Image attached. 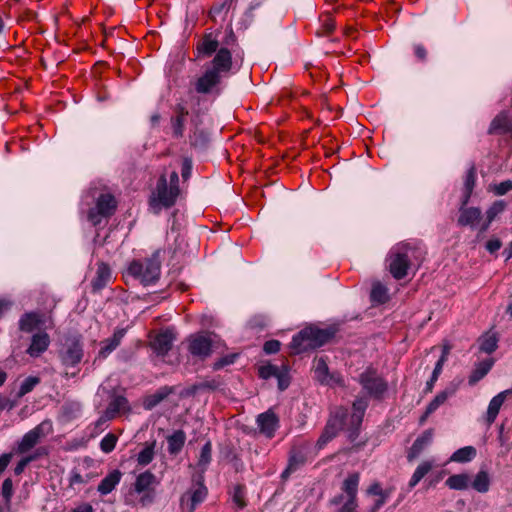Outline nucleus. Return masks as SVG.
Returning <instances> with one entry per match:
<instances>
[{"mask_svg": "<svg viewBox=\"0 0 512 512\" xmlns=\"http://www.w3.org/2000/svg\"><path fill=\"white\" fill-rule=\"evenodd\" d=\"M232 0H225L220 4L214 5L210 10V15L214 17L215 15L220 14L223 10H228L230 7V3Z\"/></svg>", "mask_w": 512, "mask_h": 512, "instance_id": "61", "label": "nucleus"}, {"mask_svg": "<svg viewBox=\"0 0 512 512\" xmlns=\"http://www.w3.org/2000/svg\"><path fill=\"white\" fill-rule=\"evenodd\" d=\"M111 278L112 272L110 267L104 262L98 263L96 275L92 280L93 291L98 292L102 290L110 282Z\"/></svg>", "mask_w": 512, "mask_h": 512, "instance_id": "23", "label": "nucleus"}, {"mask_svg": "<svg viewBox=\"0 0 512 512\" xmlns=\"http://www.w3.org/2000/svg\"><path fill=\"white\" fill-rule=\"evenodd\" d=\"M13 482L11 478H6L2 483V496L5 503H10L13 496Z\"/></svg>", "mask_w": 512, "mask_h": 512, "instance_id": "55", "label": "nucleus"}, {"mask_svg": "<svg viewBox=\"0 0 512 512\" xmlns=\"http://www.w3.org/2000/svg\"><path fill=\"white\" fill-rule=\"evenodd\" d=\"M370 297L372 302L378 304L386 303L389 300L387 287L380 282L374 283L371 289Z\"/></svg>", "mask_w": 512, "mask_h": 512, "instance_id": "39", "label": "nucleus"}, {"mask_svg": "<svg viewBox=\"0 0 512 512\" xmlns=\"http://www.w3.org/2000/svg\"><path fill=\"white\" fill-rule=\"evenodd\" d=\"M180 193L179 177L176 171L171 172L169 179L162 173L149 199L150 207L158 212L162 208L172 207Z\"/></svg>", "mask_w": 512, "mask_h": 512, "instance_id": "1", "label": "nucleus"}, {"mask_svg": "<svg viewBox=\"0 0 512 512\" xmlns=\"http://www.w3.org/2000/svg\"><path fill=\"white\" fill-rule=\"evenodd\" d=\"M117 202L111 194H101L94 208L88 212V220L94 225L101 223L103 218L110 217L116 210Z\"/></svg>", "mask_w": 512, "mask_h": 512, "instance_id": "8", "label": "nucleus"}, {"mask_svg": "<svg viewBox=\"0 0 512 512\" xmlns=\"http://www.w3.org/2000/svg\"><path fill=\"white\" fill-rule=\"evenodd\" d=\"M126 334V329H116L112 337L105 339L101 342V349L99 351L100 358H106L112 351H114L121 343Z\"/></svg>", "mask_w": 512, "mask_h": 512, "instance_id": "22", "label": "nucleus"}, {"mask_svg": "<svg viewBox=\"0 0 512 512\" xmlns=\"http://www.w3.org/2000/svg\"><path fill=\"white\" fill-rule=\"evenodd\" d=\"M432 439L433 431L430 429L424 431L410 447L407 453V460L409 462H413L416 458H418L420 454L426 449V447L432 442Z\"/></svg>", "mask_w": 512, "mask_h": 512, "instance_id": "19", "label": "nucleus"}, {"mask_svg": "<svg viewBox=\"0 0 512 512\" xmlns=\"http://www.w3.org/2000/svg\"><path fill=\"white\" fill-rule=\"evenodd\" d=\"M281 343L278 340H269L264 343L263 350L266 354H274L280 350Z\"/></svg>", "mask_w": 512, "mask_h": 512, "instance_id": "57", "label": "nucleus"}, {"mask_svg": "<svg viewBox=\"0 0 512 512\" xmlns=\"http://www.w3.org/2000/svg\"><path fill=\"white\" fill-rule=\"evenodd\" d=\"M490 134H506L512 132V118L506 112L498 114L490 124Z\"/></svg>", "mask_w": 512, "mask_h": 512, "instance_id": "25", "label": "nucleus"}, {"mask_svg": "<svg viewBox=\"0 0 512 512\" xmlns=\"http://www.w3.org/2000/svg\"><path fill=\"white\" fill-rule=\"evenodd\" d=\"M422 250L410 244H399L395 246L389 254L388 265L391 275L397 279H403L408 270L414 265L422 261Z\"/></svg>", "mask_w": 512, "mask_h": 512, "instance_id": "2", "label": "nucleus"}, {"mask_svg": "<svg viewBox=\"0 0 512 512\" xmlns=\"http://www.w3.org/2000/svg\"><path fill=\"white\" fill-rule=\"evenodd\" d=\"M359 383L370 397L377 400L382 399L388 390L387 381L372 367L359 375Z\"/></svg>", "mask_w": 512, "mask_h": 512, "instance_id": "5", "label": "nucleus"}, {"mask_svg": "<svg viewBox=\"0 0 512 512\" xmlns=\"http://www.w3.org/2000/svg\"><path fill=\"white\" fill-rule=\"evenodd\" d=\"M97 476L96 473L83 472L81 467L74 468L69 477V487L75 488L79 485H85L89 483L93 478Z\"/></svg>", "mask_w": 512, "mask_h": 512, "instance_id": "30", "label": "nucleus"}, {"mask_svg": "<svg viewBox=\"0 0 512 512\" xmlns=\"http://www.w3.org/2000/svg\"><path fill=\"white\" fill-rule=\"evenodd\" d=\"M511 190H512V181H510V180L503 181L495 187V193L497 195H504Z\"/></svg>", "mask_w": 512, "mask_h": 512, "instance_id": "60", "label": "nucleus"}, {"mask_svg": "<svg viewBox=\"0 0 512 512\" xmlns=\"http://www.w3.org/2000/svg\"><path fill=\"white\" fill-rule=\"evenodd\" d=\"M61 362L66 367H75L83 358L82 344L76 339H68L59 352Z\"/></svg>", "mask_w": 512, "mask_h": 512, "instance_id": "13", "label": "nucleus"}, {"mask_svg": "<svg viewBox=\"0 0 512 512\" xmlns=\"http://www.w3.org/2000/svg\"><path fill=\"white\" fill-rule=\"evenodd\" d=\"M186 441V434L183 430H176L167 437L168 452L177 455L183 448Z\"/></svg>", "mask_w": 512, "mask_h": 512, "instance_id": "31", "label": "nucleus"}, {"mask_svg": "<svg viewBox=\"0 0 512 512\" xmlns=\"http://www.w3.org/2000/svg\"><path fill=\"white\" fill-rule=\"evenodd\" d=\"M497 348V339L494 335L485 336L480 343V350L488 354L494 352Z\"/></svg>", "mask_w": 512, "mask_h": 512, "instance_id": "51", "label": "nucleus"}, {"mask_svg": "<svg viewBox=\"0 0 512 512\" xmlns=\"http://www.w3.org/2000/svg\"><path fill=\"white\" fill-rule=\"evenodd\" d=\"M456 390L457 387L455 385H451L445 390L439 392L426 407L425 416H430L433 412H435L441 405L446 402L449 397L455 394Z\"/></svg>", "mask_w": 512, "mask_h": 512, "instance_id": "27", "label": "nucleus"}, {"mask_svg": "<svg viewBox=\"0 0 512 512\" xmlns=\"http://www.w3.org/2000/svg\"><path fill=\"white\" fill-rule=\"evenodd\" d=\"M306 462V456L301 450H293L289 457V463L286 470L283 472L282 477H287L290 473L296 471L300 466Z\"/></svg>", "mask_w": 512, "mask_h": 512, "instance_id": "35", "label": "nucleus"}, {"mask_svg": "<svg viewBox=\"0 0 512 512\" xmlns=\"http://www.w3.org/2000/svg\"><path fill=\"white\" fill-rule=\"evenodd\" d=\"M122 478V473L120 470L115 469L107 474L99 483L97 487V491L101 495H107L111 493L116 486L120 483Z\"/></svg>", "mask_w": 512, "mask_h": 512, "instance_id": "26", "label": "nucleus"}, {"mask_svg": "<svg viewBox=\"0 0 512 512\" xmlns=\"http://www.w3.org/2000/svg\"><path fill=\"white\" fill-rule=\"evenodd\" d=\"M476 181V169L474 166H472L466 174L465 181H464V195H463V201L462 205H466L469 201V198L472 194V191L475 186Z\"/></svg>", "mask_w": 512, "mask_h": 512, "instance_id": "38", "label": "nucleus"}, {"mask_svg": "<svg viewBox=\"0 0 512 512\" xmlns=\"http://www.w3.org/2000/svg\"><path fill=\"white\" fill-rule=\"evenodd\" d=\"M368 407V402L364 398H358L353 402V412L351 415L347 414V423L349 425V439L354 441L359 432V428L361 426L365 411Z\"/></svg>", "mask_w": 512, "mask_h": 512, "instance_id": "12", "label": "nucleus"}, {"mask_svg": "<svg viewBox=\"0 0 512 512\" xmlns=\"http://www.w3.org/2000/svg\"><path fill=\"white\" fill-rule=\"evenodd\" d=\"M314 373L315 377L318 381L323 383H329V368L328 365L323 358H319L315 361L314 365Z\"/></svg>", "mask_w": 512, "mask_h": 512, "instance_id": "42", "label": "nucleus"}, {"mask_svg": "<svg viewBox=\"0 0 512 512\" xmlns=\"http://www.w3.org/2000/svg\"><path fill=\"white\" fill-rule=\"evenodd\" d=\"M280 368L281 367L272 365V364L263 365V366L259 367V370H258L259 377L262 379H269L271 377H276L277 373H279Z\"/></svg>", "mask_w": 512, "mask_h": 512, "instance_id": "53", "label": "nucleus"}, {"mask_svg": "<svg viewBox=\"0 0 512 512\" xmlns=\"http://www.w3.org/2000/svg\"><path fill=\"white\" fill-rule=\"evenodd\" d=\"M154 458V444L146 446L137 456V462L141 466H146L152 462Z\"/></svg>", "mask_w": 512, "mask_h": 512, "instance_id": "47", "label": "nucleus"}, {"mask_svg": "<svg viewBox=\"0 0 512 512\" xmlns=\"http://www.w3.org/2000/svg\"><path fill=\"white\" fill-rule=\"evenodd\" d=\"M188 114V109L184 105L178 104L175 107V116L171 118V126L174 137L181 138L183 136L185 130V122Z\"/></svg>", "mask_w": 512, "mask_h": 512, "instance_id": "21", "label": "nucleus"}, {"mask_svg": "<svg viewBox=\"0 0 512 512\" xmlns=\"http://www.w3.org/2000/svg\"><path fill=\"white\" fill-rule=\"evenodd\" d=\"M126 409H128V400L123 396H116L109 403L106 413L110 418H113L117 413Z\"/></svg>", "mask_w": 512, "mask_h": 512, "instance_id": "41", "label": "nucleus"}, {"mask_svg": "<svg viewBox=\"0 0 512 512\" xmlns=\"http://www.w3.org/2000/svg\"><path fill=\"white\" fill-rule=\"evenodd\" d=\"M477 451L473 446H465L456 450L450 457L451 462L466 463L476 457Z\"/></svg>", "mask_w": 512, "mask_h": 512, "instance_id": "33", "label": "nucleus"}, {"mask_svg": "<svg viewBox=\"0 0 512 512\" xmlns=\"http://www.w3.org/2000/svg\"><path fill=\"white\" fill-rule=\"evenodd\" d=\"M367 494L375 495L378 496L379 498H388L390 495L388 491L382 489L381 485L378 482H375L368 487Z\"/></svg>", "mask_w": 512, "mask_h": 512, "instance_id": "56", "label": "nucleus"}, {"mask_svg": "<svg viewBox=\"0 0 512 512\" xmlns=\"http://www.w3.org/2000/svg\"><path fill=\"white\" fill-rule=\"evenodd\" d=\"M171 393V389L168 387H163L159 389L154 394L150 395L146 398L144 402V406L146 409H152L161 403L169 394Z\"/></svg>", "mask_w": 512, "mask_h": 512, "instance_id": "40", "label": "nucleus"}, {"mask_svg": "<svg viewBox=\"0 0 512 512\" xmlns=\"http://www.w3.org/2000/svg\"><path fill=\"white\" fill-rule=\"evenodd\" d=\"M219 46V41L217 36H214L212 33L206 34L203 37L202 42L198 45V50L206 56L212 55L214 52H217Z\"/></svg>", "mask_w": 512, "mask_h": 512, "instance_id": "36", "label": "nucleus"}, {"mask_svg": "<svg viewBox=\"0 0 512 512\" xmlns=\"http://www.w3.org/2000/svg\"><path fill=\"white\" fill-rule=\"evenodd\" d=\"M447 354H448V351L446 349H444L442 356L437 361V363H436V365L434 367V370L432 372L431 378L426 383V391L427 392H431L432 391L435 382L437 381L439 375L441 374L443 365H444V363L446 361V358H447Z\"/></svg>", "mask_w": 512, "mask_h": 512, "instance_id": "43", "label": "nucleus"}, {"mask_svg": "<svg viewBox=\"0 0 512 512\" xmlns=\"http://www.w3.org/2000/svg\"><path fill=\"white\" fill-rule=\"evenodd\" d=\"M45 324L44 316L37 312H28L21 316L19 320V329L26 333L41 328Z\"/></svg>", "mask_w": 512, "mask_h": 512, "instance_id": "20", "label": "nucleus"}, {"mask_svg": "<svg viewBox=\"0 0 512 512\" xmlns=\"http://www.w3.org/2000/svg\"><path fill=\"white\" fill-rule=\"evenodd\" d=\"M160 268L159 252H155L151 258H146L143 261H132L127 268L126 276H130L147 286L158 280Z\"/></svg>", "mask_w": 512, "mask_h": 512, "instance_id": "3", "label": "nucleus"}, {"mask_svg": "<svg viewBox=\"0 0 512 512\" xmlns=\"http://www.w3.org/2000/svg\"><path fill=\"white\" fill-rule=\"evenodd\" d=\"M358 501L344 500L341 507L336 512H358Z\"/></svg>", "mask_w": 512, "mask_h": 512, "instance_id": "58", "label": "nucleus"}, {"mask_svg": "<svg viewBox=\"0 0 512 512\" xmlns=\"http://www.w3.org/2000/svg\"><path fill=\"white\" fill-rule=\"evenodd\" d=\"M481 218V210L476 207L460 209V215L458 218V224L460 226H473Z\"/></svg>", "mask_w": 512, "mask_h": 512, "instance_id": "29", "label": "nucleus"}, {"mask_svg": "<svg viewBox=\"0 0 512 512\" xmlns=\"http://www.w3.org/2000/svg\"><path fill=\"white\" fill-rule=\"evenodd\" d=\"M40 383V378L37 376H29L27 377L21 384L19 391L17 393L18 397H23L24 395L31 392L38 384Z\"/></svg>", "mask_w": 512, "mask_h": 512, "instance_id": "45", "label": "nucleus"}, {"mask_svg": "<svg viewBox=\"0 0 512 512\" xmlns=\"http://www.w3.org/2000/svg\"><path fill=\"white\" fill-rule=\"evenodd\" d=\"M40 449L37 450V453H34V454H31V455H28L26 457H23L18 463L17 465L15 466L14 468V473L15 475H21L25 468L27 467V465L33 461H35L38 456L40 455Z\"/></svg>", "mask_w": 512, "mask_h": 512, "instance_id": "49", "label": "nucleus"}, {"mask_svg": "<svg viewBox=\"0 0 512 512\" xmlns=\"http://www.w3.org/2000/svg\"><path fill=\"white\" fill-rule=\"evenodd\" d=\"M156 476L149 470H146L140 473L135 480L134 490L138 494L144 493L140 498V503L145 506L153 501V495H150L149 492L153 490V487L157 485Z\"/></svg>", "mask_w": 512, "mask_h": 512, "instance_id": "11", "label": "nucleus"}, {"mask_svg": "<svg viewBox=\"0 0 512 512\" xmlns=\"http://www.w3.org/2000/svg\"><path fill=\"white\" fill-rule=\"evenodd\" d=\"M50 345V337L46 332L35 333L31 338V343L26 352L33 358L43 354Z\"/></svg>", "mask_w": 512, "mask_h": 512, "instance_id": "18", "label": "nucleus"}, {"mask_svg": "<svg viewBox=\"0 0 512 512\" xmlns=\"http://www.w3.org/2000/svg\"><path fill=\"white\" fill-rule=\"evenodd\" d=\"M256 423L260 433L268 439L273 438L279 428V418L271 409L259 414Z\"/></svg>", "mask_w": 512, "mask_h": 512, "instance_id": "14", "label": "nucleus"}, {"mask_svg": "<svg viewBox=\"0 0 512 512\" xmlns=\"http://www.w3.org/2000/svg\"><path fill=\"white\" fill-rule=\"evenodd\" d=\"M118 437L113 433L106 434L100 441V449L102 452L108 454L115 449Z\"/></svg>", "mask_w": 512, "mask_h": 512, "instance_id": "46", "label": "nucleus"}, {"mask_svg": "<svg viewBox=\"0 0 512 512\" xmlns=\"http://www.w3.org/2000/svg\"><path fill=\"white\" fill-rule=\"evenodd\" d=\"M207 495V489L203 485H199L191 495V511H193L199 503H201Z\"/></svg>", "mask_w": 512, "mask_h": 512, "instance_id": "52", "label": "nucleus"}, {"mask_svg": "<svg viewBox=\"0 0 512 512\" xmlns=\"http://www.w3.org/2000/svg\"><path fill=\"white\" fill-rule=\"evenodd\" d=\"M347 409L343 407H339L335 410V412L331 415L328 420L322 434L320 435L317 446L319 449L323 448L329 441H331L340 430L347 429Z\"/></svg>", "mask_w": 512, "mask_h": 512, "instance_id": "6", "label": "nucleus"}, {"mask_svg": "<svg viewBox=\"0 0 512 512\" xmlns=\"http://www.w3.org/2000/svg\"><path fill=\"white\" fill-rule=\"evenodd\" d=\"M359 482L360 474L358 472L348 474L341 485L342 493L333 497L331 499V504L339 505L344 500L357 501Z\"/></svg>", "mask_w": 512, "mask_h": 512, "instance_id": "10", "label": "nucleus"}, {"mask_svg": "<svg viewBox=\"0 0 512 512\" xmlns=\"http://www.w3.org/2000/svg\"><path fill=\"white\" fill-rule=\"evenodd\" d=\"M236 41H237V39L233 32V29L231 27H229L226 30V35H225L224 39L222 40V44L226 45V46H233L236 44Z\"/></svg>", "mask_w": 512, "mask_h": 512, "instance_id": "64", "label": "nucleus"}, {"mask_svg": "<svg viewBox=\"0 0 512 512\" xmlns=\"http://www.w3.org/2000/svg\"><path fill=\"white\" fill-rule=\"evenodd\" d=\"M310 335L312 338L314 349L321 347L327 343L333 336V333L327 329H319L315 327H306L301 330V337Z\"/></svg>", "mask_w": 512, "mask_h": 512, "instance_id": "24", "label": "nucleus"}, {"mask_svg": "<svg viewBox=\"0 0 512 512\" xmlns=\"http://www.w3.org/2000/svg\"><path fill=\"white\" fill-rule=\"evenodd\" d=\"M446 486L453 490H466L470 486V477L468 474H454L446 482Z\"/></svg>", "mask_w": 512, "mask_h": 512, "instance_id": "37", "label": "nucleus"}, {"mask_svg": "<svg viewBox=\"0 0 512 512\" xmlns=\"http://www.w3.org/2000/svg\"><path fill=\"white\" fill-rule=\"evenodd\" d=\"M492 363L490 362H482L477 365L475 370L469 377V383L475 384L479 380H481L491 369Z\"/></svg>", "mask_w": 512, "mask_h": 512, "instance_id": "44", "label": "nucleus"}, {"mask_svg": "<svg viewBox=\"0 0 512 512\" xmlns=\"http://www.w3.org/2000/svg\"><path fill=\"white\" fill-rule=\"evenodd\" d=\"M233 499H234V502L238 505V507L243 508L245 506L244 490L241 486H237L235 488Z\"/></svg>", "mask_w": 512, "mask_h": 512, "instance_id": "59", "label": "nucleus"}, {"mask_svg": "<svg viewBox=\"0 0 512 512\" xmlns=\"http://www.w3.org/2000/svg\"><path fill=\"white\" fill-rule=\"evenodd\" d=\"M212 457V445L210 442H207L201 449L200 457L198 464L199 466H207Z\"/></svg>", "mask_w": 512, "mask_h": 512, "instance_id": "54", "label": "nucleus"}, {"mask_svg": "<svg viewBox=\"0 0 512 512\" xmlns=\"http://www.w3.org/2000/svg\"><path fill=\"white\" fill-rule=\"evenodd\" d=\"M278 381V388L283 391L288 388L290 384L289 370L286 366H281L279 373L275 377Z\"/></svg>", "mask_w": 512, "mask_h": 512, "instance_id": "50", "label": "nucleus"}, {"mask_svg": "<svg viewBox=\"0 0 512 512\" xmlns=\"http://www.w3.org/2000/svg\"><path fill=\"white\" fill-rule=\"evenodd\" d=\"M322 26L325 33H330L335 29V21L329 14H327L322 19Z\"/></svg>", "mask_w": 512, "mask_h": 512, "instance_id": "62", "label": "nucleus"}, {"mask_svg": "<svg viewBox=\"0 0 512 512\" xmlns=\"http://www.w3.org/2000/svg\"><path fill=\"white\" fill-rule=\"evenodd\" d=\"M214 337L215 335L209 332L189 335L185 340L187 351L193 358L205 360L212 354Z\"/></svg>", "mask_w": 512, "mask_h": 512, "instance_id": "4", "label": "nucleus"}, {"mask_svg": "<svg viewBox=\"0 0 512 512\" xmlns=\"http://www.w3.org/2000/svg\"><path fill=\"white\" fill-rule=\"evenodd\" d=\"M53 425L50 420H44L23 435L16 447V453L24 454L34 448L43 438L51 434Z\"/></svg>", "mask_w": 512, "mask_h": 512, "instance_id": "7", "label": "nucleus"}, {"mask_svg": "<svg viewBox=\"0 0 512 512\" xmlns=\"http://www.w3.org/2000/svg\"><path fill=\"white\" fill-rule=\"evenodd\" d=\"M311 340L312 338L310 337V335H305L301 337L300 331L293 337L290 343V348L294 354H299L310 349H314L313 342Z\"/></svg>", "mask_w": 512, "mask_h": 512, "instance_id": "32", "label": "nucleus"}, {"mask_svg": "<svg viewBox=\"0 0 512 512\" xmlns=\"http://www.w3.org/2000/svg\"><path fill=\"white\" fill-rule=\"evenodd\" d=\"M435 461L434 460H424L422 461L415 469L413 475L411 476L408 487L409 489H413L428 473L434 468Z\"/></svg>", "mask_w": 512, "mask_h": 512, "instance_id": "28", "label": "nucleus"}, {"mask_svg": "<svg viewBox=\"0 0 512 512\" xmlns=\"http://www.w3.org/2000/svg\"><path fill=\"white\" fill-rule=\"evenodd\" d=\"M223 75L218 74L214 70L207 69L195 82V90L199 94H214L221 93V81Z\"/></svg>", "mask_w": 512, "mask_h": 512, "instance_id": "9", "label": "nucleus"}, {"mask_svg": "<svg viewBox=\"0 0 512 512\" xmlns=\"http://www.w3.org/2000/svg\"><path fill=\"white\" fill-rule=\"evenodd\" d=\"M506 208V203L503 200L495 201L486 212V218L493 221L500 213Z\"/></svg>", "mask_w": 512, "mask_h": 512, "instance_id": "48", "label": "nucleus"}, {"mask_svg": "<svg viewBox=\"0 0 512 512\" xmlns=\"http://www.w3.org/2000/svg\"><path fill=\"white\" fill-rule=\"evenodd\" d=\"M232 67V55L229 49L226 47L220 48L215 57L212 60V67H210V70H214L215 72H218L220 75L227 74Z\"/></svg>", "mask_w": 512, "mask_h": 512, "instance_id": "16", "label": "nucleus"}, {"mask_svg": "<svg viewBox=\"0 0 512 512\" xmlns=\"http://www.w3.org/2000/svg\"><path fill=\"white\" fill-rule=\"evenodd\" d=\"M175 334L172 329L160 331L151 340L150 345L154 352L159 356H165L173 346Z\"/></svg>", "mask_w": 512, "mask_h": 512, "instance_id": "15", "label": "nucleus"}, {"mask_svg": "<svg viewBox=\"0 0 512 512\" xmlns=\"http://www.w3.org/2000/svg\"><path fill=\"white\" fill-rule=\"evenodd\" d=\"M510 398H512V387L500 392L491 399L486 413V422L488 425L494 423L504 401Z\"/></svg>", "mask_w": 512, "mask_h": 512, "instance_id": "17", "label": "nucleus"}, {"mask_svg": "<svg viewBox=\"0 0 512 512\" xmlns=\"http://www.w3.org/2000/svg\"><path fill=\"white\" fill-rule=\"evenodd\" d=\"M191 172H192V161L188 158H185L182 163V170H181L182 178L184 180H187L191 176Z\"/></svg>", "mask_w": 512, "mask_h": 512, "instance_id": "63", "label": "nucleus"}, {"mask_svg": "<svg viewBox=\"0 0 512 512\" xmlns=\"http://www.w3.org/2000/svg\"><path fill=\"white\" fill-rule=\"evenodd\" d=\"M470 486L479 493H486L490 488V477L487 471L480 470L473 481L470 480Z\"/></svg>", "mask_w": 512, "mask_h": 512, "instance_id": "34", "label": "nucleus"}]
</instances>
